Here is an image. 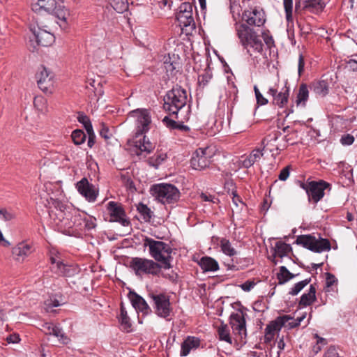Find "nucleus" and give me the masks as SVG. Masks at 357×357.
Here are the masks:
<instances>
[{"instance_id":"nucleus-15","label":"nucleus","mask_w":357,"mask_h":357,"mask_svg":"<svg viewBox=\"0 0 357 357\" xmlns=\"http://www.w3.org/2000/svg\"><path fill=\"white\" fill-rule=\"evenodd\" d=\"M211 153L208 147L199 148L193 153L190 160L191 167L196 170H202L208 167Z\"/></svg>"},{"instance_id":"nucleus-11","label":"nucleus","mask_w":357,"mask_h":357,"mask_svg":"<svg viewBox=\"0 0 357 357\" xmlns=\"http://www.w3.org/2000/svg\"><path fill=\"white\" fill-rule=\"evenodd\" d=\"M192 2H183L178 8L176 13V20L182 30L188 31V28L192 29L195 28V22L193 17Z\"/></svg>"},{"instance_id":"nucleus-53","label":"nucleus","mask_w":357,"mask_h":357,"mask_svg":"<svg viewBox=\"0 0 357 357\" xmlns=\"http://www.w3.org/2000/svg\"><path fill=\"white\" fill-rule=\"evenodd\" d=\"M0 215L2 216V218L5 221H9L15 218V215L13 213L8 211L6 209H1V213Z\"/></svg>"},{"instance_id":"nucleus-27","label":"nucleus","mask_w":357,"mask_h":357,"mask_svg":"<svg viewBox=\"0 0 357 357\" xmlns=\"http://www.w3.org/2000/svg\"><path fill=\"white\" fill-rule=\"evenodd\" d=\"M56 6V0H38L36 3L32 4L31 8L36 13L43 10L50 13L55 10Z\"/></svg>"},{"instance_id":"nucleus-57","label":"nucleus","mask_w":357,"mask_h":357,"mask_svg":"<svg viewBox=\"0 0 357 357\" xmlns=\"http://www.w3.org/2000/svg\"><path fill=\"white\" fill-rule=\"evenodd\" d=\"M340 141L344 145H351L354 143V138L352 135L348 134L342 136Z\"/></svg>"},{"instance_id":"nucleus-42","label":"nucleus","mask_w":357,"mask_h":357,"mask_svg":"<svg viewBox=\"0 0 357 357\" xmlns=\"http://www.w3.org/2000/svg\"><path fill=\"white\" fill-rule=\"evenodd\" d=\"M285 17L288 23L293 22V0H283Z\"/></svg>"},{"instance_id":"nucleus-41","label":"nucleus","mask_w":357,"mask_h":357,"mask_svg":"<svg viewBox=\"0 0 357 357\" xmlns=\"http://www.w3.org/2000/svg\"><path fill=\"white\" fill-rule=\"evenodd\" d=\"M311 282V278H306L302 281L296 283L289 290V294L291 296L297 295L305 286Z\"/></svg>"},{"instance_id":"nucleus-59","label":"nucleus","mask_w":357,"mask_h":357,"mask_svg":"<svg viewBox=\"0 0 357 357\" xmlns=\"http://www.w3.org/2000/svg\"><path fill=\"white\" fill-rule=\"evenodd\" d=\"M305 61L304 57L303 54H300L298 57V73L299 76L302 75L304 71Z\"/></svg>"},{"instance_id":"nucleus-58","label":"nucleus","mask_w":357,"mask_h":357,"mask_svg":"<svg viewBox=\"0 0 357 357\" xmlns=\"http://www.w3.org/2000/svg\"><path fill=\"white\" fill-rule=\"evenodd\" d=\"M54 325L52 323L45 322L42 324L41 330L46 334L51 335L52 328H53Z\"/></svg>"},{"instance_id":"nucleus-7","label":"nucleus","mask_w":357,"mask_h":357,"mask_svg":"<svg viewBox=\"0 0 357 357\" xmlns=\"http://www.w3.org/2000/svg\"><path fill=\"white\" fill-rule=\"evenodd\" d=\"M50 261L52 273L57 276L72 277L78 272L77 266L73 264L65 263L59 252H51Z\"/></svg>"},{"instance_id":"nucleus-22","label":"nucleus","mask_w":357,"mask_h":357,"mask_svg":"<svg viewBox=\"0 0 357 357\" xmlns=\"http://www.w3.org/2000/svg\"><path fill=\"white\" fill-rule=\"evenodd\" d=\"M31 31L33 33L36 42L39 45L47 47L54 42L55 37L50 31L40 27L31 28Z\"/></svg>"},{"instance_id":"nucleus-43","label":"nucleus","mask_w":357,"mask_h":357,"mask_svg":"<svg viewBox=\"0 0 357 357\" xmlns=\"http://www.w3.org/2000/svg\"><path fill=\"white\" fill-rule=\"evenodd\" d=\"M34 107L42 113L47 111V100L42 96H36L33 100Z\"/></svg>"},{"instance_id":"nucleus-5","label":"nucleus","mask_w":357,"mask_h":357,"mask_svg":"<svg viewBox=\"0 0 357 357\" xmlns=\"http://www.w3.org/2000/svg\"><path fill=\"white\" fill-rule=\"evenodd\" d=\"M145 245L149 247V255L156 262L161 263V268L169 269L172 268L171 261L172 260V248L163 241H155L150 238H146Z\"/></svg>"},{"instance_id":"nucleus-37","label":"nucleus","mask_w":357,"mask_h":357,"mask_svg":"<svg viewBox=\"0 0 357 357\" xmlns=\"http://www.w3.org/2000/svg\"><path fill=\"white\" fill-rule=\"evenodd\" d=\"M137 210L144 222H150L153 216V212L143 203H139L137 205Z\"/></svg>"},{"instance_id":"nucleus-49","label":"nucleus","mask_w":357,"mask_h":357,"mask_svg":"<svg viewBox=\"0 0 357 357\" xmlns=\"http://www.w3.org/2000/svg\"><path fill=\"white\" fill-rule=\"evenodd\" d=\"M326 288H329L331 286H333L334 284L337 283V280L333 274H332L331 273H326Z\"/></svg>"},{"instance_id":"nucleus-39","label":"nucleus","mask_w":357,"mask_h":357,"mask_svg":"<svg viewBox=\"0 0 357 357\" xmlns=\"http://www.w3.org/2000/svg\"><path fill=\"white\" fill-rule=\"evenodd\" d=\"M218 334L219 339L231 344V337L230 336L229 329L227 324H222L218 328Z\"/></svg>"},{"instance_id":"nucleus-44","label":"nucleus","mask_w":357,"mask_h":357,"mask_svg":"<svg viewBox=\"0 0 357 357\" xmlns=\"http://www.w3.org/2000/svg\"><path fill=\"white\" fill-rule=\"evenodd\" d=\"M72 139L75 144L80 145L86 140V134L82 130H75L71 135Z\"/></svg>"},{"instance_id":"nucleus-24","label":"nucleus","mask_w":357,"mask_h":357,"mask_svg":"<svg viewBox=\"0 0 357 357\" xmlns=\"http://www.w3.org/2000/svg\"><path fill=\"white\" fill-rule=\"evenodd\" d=\"M130 301L132 306L137 311L141 312L146 315L151 312V309L146 301L139 295L133 293L130 296Z\"/></svg>"},{"instance_id":"nucleus-33","label":"nucleus","mask_w":357,"mask_h":357,"mask_svg":"<svg viewBox=\"0 0 357 357\" xmlns=\"http://www.w3.org/2000/svg\"><path fill=\"white\" fill-rule=\"evenodd\" d=\"M274 254L280 258L286 256L288 252L291 251V247L289 244L284 242L278 241L275 244Z\"/></svg>"},{"instance_id":"nucleus-52","label":"nucleus","mask_w":357,"mask_h":357,"mask_svg":"<svg viewBox=\"0 0 357 357\" xmlns=\"http://www.w3.org/2000/svg\"><path fill=\"white\" fill-rule=\"evenodd\" d=\"M323 357H340V356L335 347L331 346L326 351Z\"/></svg>"},{"instance_id":"nucleus-55","label":"nucleus","mask_w":357,"mask_h":357,"mask_svg":"<svg viewBox=\"0 0 357 357\" xmlns=\"http://www.w3.org/2000/svg\"><path fill=\"white\" fill-rule=\"evenodd\" d=\"M100 135L105 140L109 139L112 136L109 128L105 126H102L101 130H100Z\"/></svg>"},{"instance_id":"nucleus-34","label":"nucleus","mask_w":357,"mask_h":357,"mask_svg":"<svg viewBox=\"0 0 357 357\" xmlns=\"http://www.w3.org/2000/svg\"><path fill=\"white\" fill-rule=\"evenodd\" d=\"M119 321L120 322V324L122 327V328L129 332L131 331L132 324L130 320L129 317L128 316L127 311L126 310L125 307L121 304V313L120 316L119 317Z\"/></svg>"},{"instance_id":"nucleus-23","label":"nucleus","mask_w":357,"mask_h":357,"mask_svg":"<svg viewBox=\"0 0 357 357\" xmlns=\"http://www.w3.org/2000/svg\"><path fill=\"white\" fill-rule=\"evenodd\" d=\"M201 340L199 337L195 336H188L183 340L181 345V356H187L191 350L197 349L199 347Z\"/></svg>"},{"instance_id":"nucleus-48","label":"nucleus","mask_w":357,"mask_h":357,"mask_svg":"<svg viewBox=\"0 0 357 357\" xmlns=\"http://www.w3.org/2000/svg\"><path fill=\"white\" fill-rule=\"evenodd\" d=\"M255 94L257 100V103L259 105H265L268 104V100L266 99L259 90L257 86H254Z\"/></svg>"},{"instance_id":"nucleus-1","label":"nucleus","mask_w":357,"mask_h":357,"mask_svg":"<svg viewBox=\"0 0 357 357\" xmlns=\"http://www.w3.org/2000/svg\"><path fill=\"white\" fill-rule=\"evenodd\" d=\"M50 225L59 231L75 237L84 231H90L96 227V218L75 208H67L56 202L49 210Z\"/></svg>"},{"instance_id":"nucleus-13","label":"nucleus","mask_w":357,"mask_h":357,"mask_svg":"<svg viewBox=\"0 0 357 357\" xmlns=\"http://www.w3.org/2000/svg\"><path fill=\"white\" fill-rule=\"evenodd\" d=\"M242 24H245L249 27H260L266 22V15L264 10L259 7L250 8L245 10L242 14Z\"/></svg>"},{"instance_id":"nucleus-64","label":"nucleus","mask_w":357,"mask_h":357,"mask_svg":"<svg viewBox=\"0 0 357 357\" xmlns=\"http://www.w3.org/2000/svg\"><path fill=\"white\" fill-rule=\"evenodd\" d=\"M6 340L8 343H17L20 340V336L17 334H11L6 337Z\"/></svg>"},{"instance_id":"nucleus-4","label":"nucleus","mask_w":357,"mask_h":357,"mask_svg":"<svg viewBox=\"0 0 357 357\" xmlns=\"http://www.w3.org/2000/svg\"><path fill=\"white\" fill-rule=\"evenodd\" d=\"M187 92L181 86H174L168 91L163 98V109L169 115H175L178 119V114L187 103Z\"/></svg>"},{"instance_id":"nucleus-46","label":"nucleus","mask_w":357,"mask_h":357,"mask_svg":"<svg viewBox=\"0 0 357 357\" xmlns=\"http://www.w3.org/2000/svg\"><path fill=\"white\" fill-rule=\"evenodd\" d=\"M78 121L83 124L86 132H92L93 126L89 118L83 113L79 114L77 116Z\"/></svg>"},{"instance_id":"nucleus-29","label":"nucleus","mask_w":357,"mask_h":357,"mask_svg":"<svg viewBox=\"0 0 357 357\" xmlns=\"http://www.w3.org/2000/svg\"><path fill=\"white\" fill-rule=\"evenodd\" d=\"M304 8L313 13L322 12L326 7L324 0H303Z\"/></svg>"},{"instance_id":"nucleus-32","label":"nucleus","mask_w":357,"mask_h":357,"mask_svg":"<svg viewBox=\"0 0 357 357\" xmlns=\"http://www.w3.org/2000/svg\"><path fill=\"white\" fill-rule=\"evenodd\" d=\"M312 89L313 91L321 96H325L328 94L329 86L327 81L320 80L312 83Z\"/></svg>"},{"instance_id":"nucleus-61","label":"nucleus","mask_w":357,"mask_h":357,"mask_svg":"<svg viewBox=\"0 0 357 357\" xmlns=\"http://www.w3.org/2000/svg\"><path fill=\"white\" fill-rule=\"evenodd\" d=\"M162 121L166 124L167 127L169 128H176L177 126V123L171 119H169L168 116H165Z\"/></svg>"},{"instance_id":"nucleus-20","label":"nucleus","mask_w":357,"mask_h":357,"mask_svg":"<svg viewBox=\"0 0 357 357\" xmlns=\"http://www.w3.org/2000/svg\"><path fill=\"white\" fill-rule=\"evenodd\" d=\"M229 324L234 334L238 335L241 339L245 337V319L242 312L231 313L229 317Z\"/></svg>"},{"instance_id":"nucleus-17","label":"nucleus","mask_w":357,"mask_h":357,"mask_svg":"<svg viewBox=\"0 0 357 357\" xmlns=\"http://www.w3.org/2000/svg\"><path fill=\"white\" fill-rule=\"evenodd\" d=\"M36 248L32 242L23 241L18 243L12 249V255L17 261H23L26 257L30 256Z\"/></svg>"},{"instance_id":"nucleus-35","label":"nucleus","mask_w":357,"mask_h":357,"mask_svg":"<svg viewBox=\"0 0 357 357\" xmlns=\"http://www.w3.org/2000/svg\"><path fill=\"white\" fill-rule=\"evenodd\" d=\"M220 247L221 251L227 256L233 257L237 254V251L231 245V242L225 238H223L220 240Z\"/></svg>"},{"instance_id":"nucleus-63","label":"nucleus","mask_w":357,"mask_h":357,"mask_svg":"<svg viewBox=\"0 0 357 357\" xmlns=\"http://www.w3.org/2000/svg\"><path fill=\"white\" fill-rule=\"evenodd\" d=\"M347 68L353 71H357V61L349 59L347 62Z\"/></svg>"},{"instance_id":"nucleus-51","label":"nucleus","mask_w":357,"mask_h":357,"mask_svg":"<svg viewBox=\"0 0 357 357\" xmlns=\"http://www.w3.org/2000/svg\"><path fill=\"white\" fill-rule=\"evenodd\" d=\"M262 38L268 48L271 49V47L274 45V40L272 36H270L269 34L263 32Z\"/></svg>"},{"instance_id":"nucleus-38","label":"nucleus","mask_w":357,"mask_h":357,"mask_svg":"<svg viewBox=\"0 0 357 357\" xmlns=\"http://www.w3.org/2000/svg\"><path fill=\"white\" fill-rule=\"evenodd\" d=\"M119 13H123L128 8V0H105Z\"/></svg>"},{"instance_id":"nucleus-36","label":"nucleus","mask_w":357,"mask_h":357,"mask_svg":"<svg viewBox=\"0 0 357 357\" xmlns=\"http://www.w3.org/2000/svg\"><path fill=\"white\" fill-rule=\"evenodd\" d=\"M309 97V91L307 86L305 84H301L299 86L298 92L296 97V105H305V102L307 100Z\"/></svg>"},{"instance_id":"nucleus-50","label":"nucleus","mask_w":357,"mask_h":357,"mask_svg":"<svg viewBox=\"0 0 357 357\" xmlns=\"http://www.w3.org/2000/svg\"><path fill=\"white\" fill-rule=\"evenodd\" d=\"M121 180L127 188L130 190L135 189L134 182L128 176L121 175Z\"/></svg>"},{"instance_id":"nucleus-62","label":"nucleus","mask_w":357,"mask_h":357,"mask_svg":"<svg viewBox=\"0 0 357 357\" xmlns=\"http://www.w3.org/2000/svg\"><path fill=\"white\" fill-rule=\"evenodd\" d=\"M316 337L317 338V344L314 347V351L317 353L321 350L320 344H324L326 343V340L322 337H319L317 335H316Z\"/></svg>"},{"instance_id":"nucleus-18","label":"nucleus","mask_w":357,"mask_h":357,"mask_svg":"<svg viewBox=\"0 0 357 357\" xmlns=\"http://www.w3.org/2000/svg\"><path fill=\"white\" fill-rule=\"evenodd\" d=\"M107 209L111 221L118 222L124 227L129 225L130 221L126 218V213L121 204L111 201L107 204Z\"/></svg>"},{"instance_id":"nucleus-2","label":"nucleus","mask_w":357,"mask_h":357,"mask_svg":"<svg viewBox=\"0 0 357 357\" xmlns=\"http://www.w3.org/2000/svg\"><path fill=\"white\" fill-rule=\"evenodd\" d=\"M129 116L136 119V133L135 146L137 149L136 153L137 155H142L144 153L145 157L150 153L155 148L146 136L143 135L149 130L151 123V116L149 112L146 109H137L129 112Z\"/></svg>"},{"instance_id":"nucleus-47","label":"nucleus","mask_w":357,"mask_h":357,"mask_svg":"<svg viewBox=\"0 0 357 357\" xmlns=\"http://www.w3.org/2000/svg\"><path fill=\"white\" fill-rule=\"evenodd\" d=\"M51 335H54L59 338V340H61L63 343H67L68 337L63 333L62 328L59 326H54L53 328H52Z\"/></svg>"},{"instance_id":"nucleus-10","label":"nucleus","mask_w":357,"mask_h":357,"mask_svg":"<svg viewBox=\"0 0 357 357\" xmlns=\"http://www.w3.org/2000/svg\"><path fill=\"white\" fill-rule=\"evenodd\" d=\"M296 243L303 246L314 252L321 253L331 250V243L326 238L319 237V239L312 235H300L296 240Z\"/></svg>"},{"instance_id":"nucleus-21","label":"nucleus","mask_w":357,"mask_h":357,"mask_svg":"<svg viewBox=\"0 0 357 357\" xmlns=\"http://www.w3.org/2000/svg\"><path fill=\"white\" fill-rule=\"evenodd\" d=\"M267 140V137H264L261 142L260 146L253 149L249 155L241 160L243 167L250 168L263 157L265 147L268 145Z\"/></svg>"},{"instance_id":"nucleus-60","label":"nucleus","mask_w":357,"mask_h":357,"mask_svg":"<svg viewBox=\"0 0 357 357\" xmlns=\"http://www.w3.org/2000/svg\"><path fill=\"white\" fill-rule=\"evenodd\" d=\"M89 135L87 145L89 148H92L95 144V138L96 135L94 134L93 130L92 129V132H87Z\"/></svg>"},{"instance_id":"nucleus-31","label":"nucleus","mask_w":357,"mask_h":357,"mask_svg":"<svg viewBox=\"0 0 357 357\" xmlns=\"http://www.w3.org/2000/svg\"><path fill=\"white\" fill-rule=\"evenodd\" d=\"M297 274H294L287 268L286 266H282L280 267V271L277 273V279L278 280L279 284H283L297 276Z\"/></svg>"},{"instance_id":"nucleus-14","label":"nucleus","mask_w":357,"mask_h":357,"mask_svg":"<svg viewBox=\"0 0 357 357\" xmlns=\"http://www.w3.org/2000/svg\"><path fill=\"white\" fill-rule=\"evenodd\" d=\"M37 84L40 90L45 93H52L54 86V75L45 66H40L36 75Z\"/></svg>"},{"instance_id":"nucleus-28","label":"nucleus","mask_w":357,"mask_h":357,"mask_svg":"<svg viewBox=\"0 0 357 357\" xmlns=\"http://www.w3.org/2000/svg\"><path fill=\"white\" fill-rule=\"evenodd\" d=\"M198 264L204 272L216 271L219 269L218 261L211 257H202Z\"/></svg>"},{"instance_id":"nucleus-40","label":"nucleus","mask_w":357,"mask_h":357,"mask_svg":"<svg viewBox=\"0 0 357 357\" xmlns=\"http://www.w3.org/2000/svg\"><path fill=\"white\" fill-rule=\"evenodd\" d=\"M165 59L163 64L167 73L171 75H174V72L176 71L178 68L179 63L174 61H172L169 55H168L167 57L165 56Z\"/></svg>"},{"instance_id":"nucleus-3","label":"nucleus","mask_w":357,"mask_h":357,"mask_svg":"<svg viewBox=\"0 0 357 357\" xmlns=\"http://www.w3.org/2000/svg\"><path fill=\"white\" fill-rule=\"evenodd\" d=\"M235 30L240 44L250 56L255 53L261 54L264 44L261 36L245 24H236Z\"/></svg>"},{"instance_id":"nucleus-26","label":"nucleus","mask_w":357,"mask_h":357,"mask_svg":"<svg viewBox=\"0 0 357 357\" xmlns=\"http://www.w3.org/2000/svg\"><path fill=\"white\" fill-rule=\"evenodd\" d=\"M291 319L290 316L284 315L278 317L274 321H271L266 327L265 331L275 335L276 332L280 331L282 326L286 325V323Z\"/></svg>"},{"instance_id":"nucleus-12","label":"nucleus","mask_w":357,"mask_h":357,"mask_svg":"<svg viewBox=\"0 0 357 357\" xmlns=\"http://www.w3.org/2000/svg\"><path fill=\"white\" fill-rule=\"evenodd\" d=\"M150 296L153 302L155 313L161 318L170 320L169 317L172 312V307L169 296L165 294H152Z\"/></svg>"},{"instance_id":"nucleus-45","label":"nucleus","mask_w":357,"mask_h":357,"mask_svg":"<svg viewBox=\"0 0 357 357\" xmlns=\"http://www.w3.org/2000/svg\"><path fill=\"white\" fill-rule=\"evenodd\" d=\"M213 77L212 73L209 68H206L204 73L199 75L198 83L200 86H205L208 84Z\"/></svg>"},{"instance_id":"nucleus-9","label":"nucleus","mask_w":357,"mask_h":357,"mask_svg":"<svg viewBox=\"0 0 357 357\" xmlns=\"http://www.w3.org/2000/svg\"><path fill=\"white\" fill-rule=\"evenodd\" d=\"M299 186L305 190L309 202L317 204L324 196V190L329 187V183L324 181H299Z\"/></svg>"},{"instance_id":"nucleus-8","label":"nucleus","mask_w":357,"mask_h":357,"mask_svg":"<svg viewBox=\"0 0 357 357\" xmlns=\"http://www.w3.org/2000/svg\"><path fill=\"white\" fill-rule=\"evenodd\" d=\"M130 268L137 275L142 274L158 275L160 273L161 265L151 259L134 257L130 262Z\"/></svg>"},{"instance_id":"nucleus-6","label":"nucleus","mask_w":357,"mask_h":357,"mask_svg":"<svg viewBox=\"0 0 357 357\" xmlns=\"http://www.w3.org/2000/svg\"><path fill=\"white\" fill-rule=\"evenodd\" d=\"M151 195L163 204L177 202L180 198V192L174 185L169 183H158L150 188Z\"/></svg>"},{"instance_id":"nucleus-56","label":"nucleus","mask_w":357,"mask_h":357,"mask_svg":"<svg viewBox=\"0 0 357 357\" xmlns=\"http://www.w3.org/2000/svg\"><path fill=\"white\" fill-rule=\"evenodd\" d=\"M289 166H287L281 170L278 176L280 180L286 181L287 179L289 176Z\"/></svg>"},{"instance_id":"nucleus-25","label":"nucleus","mask_w":357,"mask_h":357,"mask_svg":"<svg viewBox=\"0 0 357 357\" xmlns=\"http://www.w3.org/2000/svg\"><path fill=\"white\" fill-rule=\"evenodd\" d=\"M51 13H53V15L59 20L57 23L61 29H66L68 28V20L70 16V13L68 9L65 8L57 7L56 6L55 10Z\"/></svg>"},{"instance_id":"nucleus-16","label":"nucleus","mask_w":357,"mask_h":357,"mask_svg":"<svg viewBox=\"0 0 357 357\" xmlns=\"http://www.w3.org/2000/svg\"><path fill=\"white\" fill-rule=\"evenodd\" d=\"M278 86L274 85L270 86L268 89L267 93L273 97L272 104L280 108L284 107L289 101V87L285 85L278 91Z\"/></svg>"},{"instance_id":"nucleus-19","label":"nucleus","mask_w":357,"mask_h":357,"mask_svg":"<svg viewBox=\"0 0 357 357\" xmlns=\"http://www.w3.org/2000/svg\"><path fill=\"white\" fill-rule=\"evenodd\" d=\"M76 189L88 202H93L96 200L98 191L92 183L89 182L86 178H82L76 183Z\"/></svg>"},{"instance_id":"nucleus-54","label":"nucleus","mask_w":357,"mask_h":357,"mask_svg":"<svg viewBox=\"0 0 357 357\" xmlns=\"http://www.w3.org/2000/svg\"><path fill=\"white\" fill-rule=\"evenodd\" d=\"M256 283L253 280H247L244 283L240 285L241 288L245 291H250L255 286Z\"/></svg>"},{"instance_id":"nucleus-30","label":"nucleus","mask_w":357,"mask_h":357,"mask_svg":"<svg viewBox=\"0 0 357 357\" xmlns=\"http://www.w3.org/2000/svg\"><path fill=\"white\" fill-rule=\"evenodd\" d=\"M316 301V288L314 284L310 286L307 293L303 294L300 299L299 305L307 307Z\"/></svg>"}]
</instances>
